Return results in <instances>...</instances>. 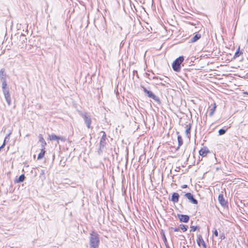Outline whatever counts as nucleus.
<instances>
[{
    "label": "nucleus",
    "mask_w": 248,
    "mask_h": 248,
    "mask_svg": "<svg viewBox=\"0 0 248 248\" xmlns=\"http://www.w3.org/2000/svg\"><path fill=\"white\" fill-rule=\"evenodd\" d=\"M179 227V229L182 230L183 232H186V231H187L188 228V226L184 224H180Z\"/></svg>",
    "instance_id": "22"
},
{
    "label": "nucleus",
    "mask_w": 248,
    "mask_h": 248,
    "mask_svg": "<svg viewBox=\"0 0 248 248\" xmlns=\"http://www.w3.org/2000/svg\"><path fill=\"white\" fill-rule=\"evenodd\" d=\"M163 241H164V243H165V244H166L167 238L164 234H163ZM166 247L167 248H169V247H168L167 246H166Z\"/></svg>",
    "instance_id": "29"
},
{
    "label": "nucleus",
    "mask_w": 248,
    "mask_h": 248,
    "mask_svg": "<svg viewBox=\"0 0 248 248\" xmlns=\"http://www.w3.org/2000/svg\"><path fill=\"white\" fill-rule=\"evenodd\" d=\"M216 107H217L216 104L215 103H214L213 104V108L210 109V112H209V115L210 117H212L213 115V114H214V112H215V111L216 110Z\"/></svg>",
    "instance_id": "20"
},
{
    "label": "nucleus",
    "mask_w": 248,
    "mask_h": 248,
    "mask_svg": "<svg viewBox=\"0 0 248 248\" xmlns=\"http://www.w3.org/2000/svg\"><path fill=\"white\" fill-rule=\"evenodd\" d=\"M202 244L204 248H206V245L204 241H202Z\"/></svg>",
    "instance_id": "33"
},
{
    "label": "nucleus",
    "mask_w": 248,
    "mask_h": 248,
    "mask_svg": "<svg viewBox=\"0 0 248 248\" xmlns=\"http://www.w3.org/2000/svg\"><path fill=\"white\" fill-rule=\"evenodd\" d=\"M49 137H50V139L51 140H61L62 141H65V138L64 137L58 136H57L56 135H54V134H52V135H50Z\"/></svg>",
    "instance_id": "11"
},
{
    "label": "nucleus",
    "mask_w": 248,
    "mask_h": 248,
    "mask_svg": "<svg viewBox=\"0 0 248 248\" xmlns=\"http://www.w3.org/2000/svg\"><path fill=\"white\" fill-rule=\"evenodd\" d=\"M141 88L143 89V92L146 93L147 96L151 98H152L157 103H160V99L158 97L155 95L151 91H148L143 86H141Z\"/></svg>",
    "instance_id": "4"
},
{
    "label": "nucleus",
    "mask_w": 248,
    "mask_h": 248,
    "mask_svg": "<svg viewBox=\"0 0 248 248\" xmlns=\"http://www.w3.org/2000/svg\"><path fill=\"white\" fill-rule=\"evenodd\" d=\"M245 93L248 95V92H245Z\"/></svg>",
    "instance_id": "35"
},
{
    "label": "nucleus",
    "mask_w": 248,
    "mask_h": 248,
    "mask_svg": "<svg viewBox=\"0 0 248 248\" xmlns=\"http://www.w3.org/2000/svg\"><path fill=\"white\" fill-rule=\"evenodd\" d=\"M39 141L41 142L42 148H45V146L46 145V143L41 135H39Z\"/></svg>",
    "instance_id": "17"
},
{
    "label": "nucleus",
    "mask_w": 248,
    "mask_h": 248,
    "mask_svg": "<svg viewBox=\"0 0 248 248\" xmlns=\"http://www.w3.org/2000/svg\"><path fill=\"white\" fill-rule=\"evenodd\" d=\"M220 237L221 240H223L225 238V234L223 233H222L220 235Z\"/></svg>",
    "instance_id": "31"
},
{
    "label": "nucleus",
    "mask_w": 248,
    "mask_h": 248,
    "mask_svg": "<svg viewBox=\"0 0 248 248\" xmlns=\"http://www.w3.org/2000/svg\"><path fill=\"white\" fill-rule=\"evenodd\" d=\"M201 38V34L199 33L196 34L191 39V42L193 43L197 41Z\"/></svg>",
    "instance_id": "19"
},
{
    "label": "nucleus",
    "mask_w": 248,
    "mask_h": 248,
    "mask_svg": "<svg viewBox=\"0 0 248 248\" xmlns=\"http://www.w3.org/2000/svg\"><path fill=\"white\" fill-rule=\"evenodd\" d=\"M184 60V57L180 56L173 62L172 64V68L174 71L176 72H179L180 71L181 64L183 62Z\"/></svg>",
    "instance_id": "2"
},
{
    "label": "nucleus",
    "mask_w": 248,
    "mask_h": 248,
    "mask_svg": "<svg viewBox=\"0 0 248 248\" xmlns=\"http://www.w3.org/2000/svg\"><path fill=\"white\" fill-rule=\"evenodd\" d=\"M20 40H22L23 42H25V40H27L25 35L22 34L20 36Z\"/></svg>",
    "instance_id": "27"
},
{
    "label": "nucleus",
    "mask_w": 248,
    "mask_h": 248,
    "mask_svg": "<svg viewBox=\"0 0 248 248\" xmlns=\"http://www.w3.org/2000/svg\"><path fill=\"white\" fill-rule=\"evenodd\" d=\"M9 136V135L8 136H6L5 138V139H4V142L2 144V145L0 147V149L1 150V149H2L4 146H5V142H6V140L8 139V137Z\"/></svg>",
    "instance_id": "28"
},
{
    "label": "nucleus",
    "mask_w": 248,
    "mask_h": 248,
    "mask_svg": "<svg viewBox=\"0 0 248 248\" xmlns=\"http://www.w3.org/2000/svg\"><path fill=\"white\" fill-rule=\"evenodd\" d=\"M214 234L216 237L218 236V232H217V231L216 229H215V231L214 232Z\"/></svg>",
    "instance_id": "32"
},
{
    "label": "nucleus",
    "mask_w": 248,
    "mask_h": 248,
    "mask_svg": "<svg viewBox=\"0 0 248 248\" xmlns=\"http://www.w3.org/2000/svg\"><path fill=\"white\" fill-rule=\"evenodd\" d=\"M100 245L99 235L94 231L90 234L89 245V248H98Z\"/></svg>",
    "instance_id": "1"
},
{
    "label": "nucleus",
    "mask_w": 248,
    "mask_h": 248,
    "mask_svg": "<svg viewBox=\"0 0 248 248\" xmlns=\"http://www.w3.org/2000/svg\"><path fill=\"white\" fill-rule=\"evenodd\" d=\"M6 74L4 73V69H1L0 71V78L1 81H3V79H6Z\"/></svg>",
    "instance_id": "14"
},
{
    "label": "nucleus",
    "mask_w": 248,
    "mask_h": 248,
    "mask_svg": "<svg viewBox=\"0 0 248 248\" xmlns=\"http://www.w3.org/2000/svg\"><path fill=\"white\" fill-rule=\"evenodd\" d=\"M177 140H178V146L176 149L177 150H178L179 149L180 147L181 146H182L183 144V140L182 137L180 135H178Z\"/></svg>",
    "instance_id": "13"
},
{
    "label": "nucleus",
    "mask_w": 248,
    "mask_h": 248,
    "mask_svg": "<svg viewBox=\"0 0 248 248\" xmlns=\"http://www.w3.org/2000/svg\"><path fill=\"white\" fill-rule=\"evenodd\" d=\"M45 148H42L41 149V151L40 153L39 154L38 157H37V159L38 160L41 159L42 158H43L44 157V155L46 153V151L45 150Z\"/></svg>",
    "instance_id": "18"
},
{
    "label": "nucleus",
    "mask_w": 248,
    "mask_h": 248,
    "mask_svg": "<svg viewBox=\"0 0 248 248\" xmlns=\"http://www.w3.org/2000/svg\"><path fill=\"white\" fill-rule=\"evenodd\" d=\"M210 151L209 150L206 148H202L199 151V154L200 155L204 157L206 156L207 154L209 153Z\"/></svg>",
    "instance_id": "10"
},
{
    "label": "nucleus",
    "mask_w": 248,
    "mask_h": 248,
    "mask_svg": "<svg viewBox=\"0 0 248 248\" xmlns=\"http://www.w3.org/2000/svg\"><path fill=\"white\" fill-rule=\"evenodd\" d=\"M171 229L172 230H173L174 232H178L180 230L179 227V228L171 227Z\"/></svg>",
    "instance_id": "30"
},
{
    "label": "nucleus",
    "mask_w": 248,
    "mask_h": 248,
    "mask_svg": "<svg viewBox=\"0 0 248 248\" xmlns=\"http://www.w3.org/2000/svg\"><path fill=\"white\" fill-rule=\"evenodd\" d=\"M190 229V232H195L197 230H199L200 227L199 226H191Z\"/></svg>",
    "instance_id": "25"
},
{
    "label": "nucleus",
    "mask_w": 248,
    "mask_h": 248,
    "mask_svg": "<svg viewBox=\"0 0 248 248\" xmlns=\"http://www.w3.org/2000/svg\"><path fill=\"white\" fill-rule=\"evenodd\" d=\"M186 134L188 138H189V136L190 135V129H191V125L189 124H186Z\"/></svg>",
    "instance_id": "16"
},
{
    "label": "nucleus",
    "mask_w": 248,
    "mask_h": 248,
    "mask_svg": "<svg viewBox=\"0 0 248 248\" xmlns=\"http://www.w3.org/2000/svg\"><path fill=\"white\" fill-rule=\"evenodd\" d=\"M3 93L8 105L10 106L11 105V98L9 93V90L3 91Z\"/></svg>",
    "instance_id": "7"
},
{
    "label": "nucleus",
    "mask_w": 248,
    "mask_h": 248,
    "mask_svg": "<svg viewBox=\"0 0 248 248\" xmlns=\"http://www.w3.org/2000/svg\"><path fill=\"white\" fill-rule=\"evenodd\" d=\"M177 217L181 222L187 223L189 220V217L186 215L177 214Z\"/></svg>",
    "instance_id": "8"
},
{
    "label": "nucleus",
    "mask_w": 248,
    "mask_h": 248,
    "mask_svg": "<svg viewBox=\"0 0 248 248\" xmlns=\"http://www.w3.org/2000/svg\"><path fill=\"white\" fill-rule=\"evenodd\" d=\"M202 241H204V240L202 237V236L201 234H198L197 242L199 246H200V244L202 243Z\"/></svg>",
    "instance_id": "21"
},
{
    "label": "nucleus",
    "mask_w": 248,
    "mask_h": 248,
    "mask_svg": "<svg viewBox=\"0 0 248 248\" xmlns=\"http://www.w3.org/2000/svg\"><path fill=\"white\" fill-rule=\"evenodd\" d=\"M101 133L103 134V135L100 141V150L104 148L106 144V134L103 131H101Z\"/></svg>",
    "instance_id": "6"
},
{
    "label": "nucleus",
    "mask_w": 248,
    "mask_h": 248,
    "mask_svg": "<svg viewBox=\"0 0 248 248\" xmlns=\"http://www.w3.org/2000/svg\"><path fill=\"white\" fill-rule=\"evenodd\" d=\"M185 197H186L190 202L194 204H197L198 202V201L194 197V196L191 193H186L184 195Z\"/></svg>",
    "instance_id": "5"
},
{
    "label": "nucleus",
    "mask_w": 248,
    "mask_h": 248,
    "mask_svg": "<svg viewBox=\"0 0 248 248\" xmlns=\"http://www.w3.org/2000/svg\"><path fill=\"white\" fill-rule=\"evenodd\" d=\"M179 197H180L178 193L174 192L172 194L171 201L172 202H173L174 203L178 202L179 201Z\"/></svg>",
    "instance_id": "12"
},
{
    "label": "nucleus",
    "mask_w": 248,
    "mask_h": 248,
    "mask_svg": "<svg viewBox=\"0 0 248 248\" xmlns=\"http://www.w3.org/2000/svg\"><path fill=\"white\" fill-rule=\"evenodd\" d=\"M2 82V92L3 91H7V90H9V88L7 87V82H6V79H3V81H1Z\"/></svg>",
    "instance_id": "15"
},
{
    "label": "nucleus",
    "mask_w": 248,
    "mask_h": 248,
    "mask_svg": "<svg viewBox=\"0 0 248 248\" xmlns=\"http://www.w3.org/2000/svg\"><path fill=\"white\" fill-rule=\"evenodd\" d=\"M25 178V175L24 174H21L18 177V179L17 180V183H21L24 181Z\"/></svg>",
    "instance_id": "23"
},
{
    "label": "nucleus",
    "mask_w": 248,
    "mask_h": 248,
    "mask_svg": "<svg viewBox=\"0 0 248 248\" xmlns=\"http://www.w3.org/2000/svg\"><path fill=\"white\" fill-rule=\"evenodd\" d=\"M218 199L220 204L222 206L225 207L227 205V202L224 199L223 195L222 194H220L219 195Z\"/></svg>",
    "instance_id": "9"
},
{
    "label": "nucleus",
    "mask_w": 248,
    "mask_h": 248,
    "mask_svg": "<svg viewBox=\"0 0 248 248\" xmlns=\"http://www.w3.org/2000/svg\"><path fill=\"white\" fill-rule=\"evenodd\" d=\"M79 114L83 118L87 128L89 129L91 128L92 119L91 116L86 112H80Z\"/></svg>",
    "instance_id": "3"
},
{
    "label": "nucleus",
    "mask_w": 248,
    "mask_h": 248,
    "mask_svg": "<svg viewBox=\"0 0 248 248\" xmlns=\"http://www.w3.org/2000/svg\"><path fill=\"white\" fill-rule=\"evenodd\" d=\"M187 187V186L186 185H184L181 186L182 188H186Z\"/></svg>",
    "instance_id": "34"
},
{
    "label": "nucleus",
    "mask_w": 248,
    "mask_h": 248,
    "mask_svg": "<svg viewBox=\"0 0 248 248\" xmlns=\"http://www.w3.org/2000/svg\"><path fill=\"white\" fill-rule=\"evenodd\" d=\"M227 131V129H220L218 131V134L219 135H224Z\"/></svg>",
    "instance_id": "26"
},
{
    "label": "nucleus",
    "mask_w": 248,
    "mask_h": 248,
    "mask_svg": "<svg viewBox=\"0 0 248 248\" xmlns=\"http://www.w3.org/2000/svg\"><path fill=\"white\" fill-rule=\"evenodd\" d=\"M239 49L240 48L239 47L238 50L235 53L234 55L233 56V58L235 59L237 57H239L241 54H242V52L239 51Z\"/></svg>",
    "instance_id": "24"
},
{
    "label": "nucleus",
    "mask_w": 248,
    "mask_h": 248,
    "mask_svg": "<svg viewBox=\"0 0 248 248\" xmlns=\"http://www.w3.org/2000/svg\"><path fill=\"white\" fill-rule=\"evenodd\" d=\"M181 236L183 238H185V236L184 235H181Z\"/></svg>",
    "instance_id": "36"
}]
</instances>
